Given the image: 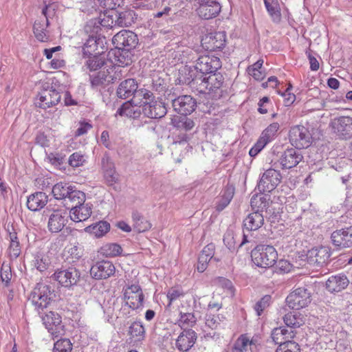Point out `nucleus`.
Masks as SVG:
<instances>
[{"label":"nucleus","instance_id":"nucleus-1","mask_svg":"<svg viewBox=\"0 0 352 352\" xmlns=\"http://www.w3.org/2000/svg\"><path fill=\"white\" fill-rule=\"evenodd\" d=\"M112 42L116 48L122 50V53L118 56L120 63L123 66L130 65L132 59L129 51L137 46L138 36L130 30H123L113 37Z\"/></svg>","mask_w":352,"mask_h":352},{"label":"nucleus","instance_id":"nucleus-2","mask_svg":"<svg viewBox=\"0 0 352 352\" xmlns=\"http://www.w3.org/2000/svg\"><path fill=\"white\" fill-rule=\"evenodd\" d=\"M53 291L51 287L43 283H38L32 291L29 300L34 307V309L41 314L52 301Z\"/></svg>","mask_w":352,"mask_h":352},{"label":"nucleus","instance_id":"nucleus-3","mask_svg":"<svg viewBox=\"0 0 352 352\" xmlns=\"http://www.w3.org/2000/svg\"><path fill=\"white\" fill-rule=\"evenodd\" d=\"M251 256L256 266L268 268L274 266L276 262L278 254L272 245H259L252 251Z\"/></svg>","mask_w":352,"mask_h":352},{"label":"nucleus","instance_id":"nucleus-4","mask_svg":"<svg viewBox=\"0 0 352 352\" xmlns=\"http://www.w3.org/2000/svg\"><path fill=\"white\" fill-rule=\"evenodd\" d=\"M223 76L220 74L214 73L208 77L201 75V82L199 84V92L208 93L213 98H219L222 96L221 86L223 85Z\"/></svg>","mask_w":352,"mask_h":352},{"label":"nucleus","instance_id":"nucleus-5","mask_svg":"<svg viewBox=\"0 0 352 352\" xmlns=\"http://www.w3.org/2000/svg\"><path fill=\"white\" fill-rule=\"evenodd\" d=\"M289 142L296 148H307L311 143V135L307 128L302 125L292 126L289 133Z\"/></svg>","mask_w":352,"mask_h":352},{"label":"nucleus","instance_id":"nucleus-6","mask_svg":"<svg viewBox=\"0 0 352 352\" xmlns=\"http://www.w3.org/2000/svg\"><path fill=\"white\" fill-rule=\"evenodd\" d=\"M118 67L111 66L106 70L100 71L95 76H91V84L94 88L113 83L122 78L121 70Z\"/></svg>","mask_w":352,"mask_h":352},{"label":"nucleus","instance_id":"nucleus-7","mask_svg":"<svg viewBox=\"0 0 352 352\" xmlns=\"http://www.w3.org/2000/svg\"><path fill=\"white\" fill-rule=\"evenodd\" d=\"M44 325L48 331L52 335L53 338H58L63 334V325L60 316L54 311H42L39 314Z\"/></svg>","mask_w":352,"mask_h":352},{"label":"nucleus","instance_id":"nucleus-8","mask_svg":"<svg viewBox=\"0 0 352 352\" xmlns=\"http://www.w3.org/2000/svg\"><path fill=\"white\" fill-rule=\"evenodd\" d=\"M221 67L220 58L210 54L200 56L195 61V69L202 74H214Z\"/></svg>","mask_w":352,"mask_h":352},{"label":"nucleus","instance_id":"nucleus-9","mask_svg":"<svg viewBox=\"0 0 352 352\" xmlns=\"http://www.w3.org/2000/svg\"><path fill=\"white\" fill-rule=\"evenodd\" d=\"M286 302L289 308L298 310L311 302V294L306 288L298 287L287 297Z\"/></svg>","mask_w":352,"mask_h":352},{"label":"nucleus","instance_id":"nucleus-10","mask_svg":"<svg viewBox=\"0 0 352 352\" xmlns=\"http://www.w3.org/2000/svg\"><path fill=\"white\" fill-rule=\"evenodd\" d=\"M126 304L132 309L142 308L144 300L141 287L138 284L128 286L124 292Z\"/></svg>","mask_w":352,"mask_h":352},{"label":"nucleus","instance_id":"nucleus-11","mask_svg":"<svg viewBox=\"0 0 352 352\" xmlns=\"http://www.w3.org/2000/svg\"><path fill=\"white\" fill-rule=\"evenodd\" d=\"M61 96L52 87L44 89L38 94L35 100L36 107L46 109L58 104L60 101Z\"/></svg>","mask_w":352,"mask_h":352},{"label":"nucleus","instance_id":"nucleus-12","mask_svg":"<svg viewBox=\"0 0 352 352\" xmlns=\"http://www.w3.org/2000/svg\"><path fill=\"white\" fill-rule=\"evenodd\" d=\"M281 178L282 177L279 171L274 168H269L261 176L258 183V188L263 192H270L280 184Z\"/></svg>","mask_w":352,"mask_h":352},{"label":"nucleus","instance_id":"nucleus-13","mask_svg":"<svg viewBox=\"0 0 352 352\" xmlns=\"http://www.w3.org/2000/svg\"><path fill=\"white\" fill-rule=\"evenodd\" d=\"M330 256V249L327 246H320L308 250L306 260L310 265L322 267L328 262Z\"/></svg>","mask_w":352,"mask_h":352},{"label":"nucleus","instance_id":"nucleus-14","mask_svg":"<svg viewBox=\"0 0 352 352\" xmlns=\"http://www.w3.org/2000/svg\"><path fill=\"white\" fill-rule=\"evenodd\" d=\"M330 126L340 138L346 139L352 135V118L349 116L335 118L331 121Z\"/></svg>","mask_w":352,"mask_h":352},{"label":"nucleus","instance_id":"nucleus-15","mask_svg":"<svg viewBox=\"0 0 352 352\" xmlns=\"http://www.w3.org/2000/svg\"><path fill=\"white\" fill-rule=\"evenodd\" d=\"M53 276L61 285L69 287L77 284L80 274L75 267H69L65 270H58Z\"/></svg>","mask_w":352,"mask_h":352},{"label":"nucleus","instance_id":"nucleus-16","mask_svg":"<svg viewBox=\"0 0 352 352\" xmlns=\"http://www.w3.org/2000/svg\"><path fill=\"white\" fill-rule=\"evenodd\" d=\"M226 43L224 32H217L206 35L201 40V45L207 51H216L223 49Z\"/></svg>","mask_w":352,"mask_h":352},{"label":"nucleus","instance_id":"nucleus-17","mask_svg":"<svg viewBox=\"0 0 352 352\" xmlns=\"http://www.w3.org/2000/svg\"><path fill=\"white\" fill-rule=\"evenodd\" d=\"M196 104V100L189 95L179 96L172 100L174 110L184 116L192 113L195 109Z\"/></svg>","mask_w":352,"mask_h":352},{"label":"nucleus","instance_id":"nucleus-18","mask_svg":"<svg viewBox=\"0 0 352 352\" xmlns=\"http://www.w3.org/2000/svg\"><path fill=\"white\" fill-rule=\"evenodd\" d=\"M116 271L113 264L108 261L97 262L90 270L91 276L95 279H106L113 275Z\"/></svg>","mask_w":352,"mask_h":352},{"label":"nucleus","instance_id":"nucleus-19","mask_svg":"<svg viewBox=\"0 0 352 352\" xmlns=\"http://www.w3.org/2000/svg\"><path fill=\"white\" fill-rule=\"evenodd\" d=\"M333 244L340 249L352 246V227L334 231L331 236Z\"/></svg>","mask_w":352,"mask_h":352},{"label":"nucleus","instance_id":"nucleus-20","mask_svg":"<svg viewBox=\"0 0 352 352\" xmlns=\"http://www.w3.org/2000/svg\"><path fill=\"white\" fill-rule=\"evenodd\" d=\"M142 112L148 118L157 119L164 117L167 113V109L163 102L153 99L150 102H145Z\"/></svg>","mask_w":352,"mask_h":352},{"label":"nucleus","instance_id":"nucleus-21","mask_svg":"<svg viewBox=\"0 0 352 352\" xmlns=\"http://www.w3.org/2000/svg\"><path fill=\"white\" fill-rule=\"evenodd\" d=\"M303 157L300 151L296 148H288L281 155L279 162L282 168L290 169L296 166L302 160Z\"/></svg>","mask_w":352,"mask_h":352},{"label":"nucleus","instance_id":"nucleus-22","mask_svg":"<svg viewBox=\"0 0 352 352\" xmlns=\"http://www.w3.org/2000/svg\"><path fill=\"white\" fill-rule=\"evenodd\" d=\"M67 221V212L64 210H55L50 215L48 228L51 232L57 233L65 226Z\"/></svg>","mask_w":352,"mask_h":352},{"label":"nucleus","instance_id":"nucleus-23","mask_svg":"<svg viewBox=\"0 0 352 352\" xmlns=\"http://www.w3.org/2000/svg\"><path fill=\"white\" fill-rule=\"evenodd\" d=\"M220 11L221 6L218 1L199 3L197 8L199 16L206 20L216 17Z\"/></svg>","mask_w":352,"mask_h":352},{"label":"nucleus","instance_id":"nucleus-24","mask_svg":"<svg viewBox=\"0 0 352 352\" xmlns=\"http://www.w3.org/2000/svg\"><path fill=\"white\" fill-rule=\"evenodd\" d=\"M197 334L192 329H186L178 336L176 347L181 352H187L195 343Z\"/></svg>","mask_w":352,"mask_h":352},{"label":"nucleus","instance_id":"nucleus-25","mask_svg":"<svg viewBox=\"0 0 352 352\" xmlns=\"http://www.w3.org/2000/svg\"><path fill=\"white\" fill-rule=\"evenodd\" d=\"M349 280L344 274L331 276L326 281V289L331 293H338L349 285Z\"/></svg>","mask_w":352,"mask_h":352},{"label":"nucleus","instance_id":"nucleus-26","mask_svg":"<svg viewBox=\"0 0 352 352\" xmlns=\"http://www.w3.org/2000/svg\"><path fill=\"white\" fill-rule=\"evenodd\" d=\"M92 214V208L89 204H80L69 210V217L72 221L78 223L88 219Z\"/></svg>","mask_w":352,"mask_h":352},{"label":"nucleus","instance_id":"nucleus-27","mask_svg":"<svg viewBox=\"0 0 352 352\" xmlns=\"http://www.w3.org/2000/svg\"><path fill=\"white\" fill-rule=\"evenodd\" d=\"M48 202V196L43 192H36L28 197L27 207L31 211L41 210Z\"/></svg>","mask_w":352,"mask_h":352},{"label":"nucleus","instance_id":"nucleus-28","mask_svg":"<svg viewBox=\"0 0 352 352\" xmlns=\"http://www.w3.org/2000/svg\"><path fill=\"white\" fill-rule=\"evenodd\" d=\"M138 88V83L133 78H129L122 81L117 89V96L123 99L133 96L136 89Z\"/></svg>","mask_w":352,"mask_h":352},{"label":"nucleus","instance_id":"nucleus-29","mask_svg":"<svg viewBox=\"0 0 352 352\" xmlns=\"http://www.w3.org/2000/svg\"><path fill=\"white\" fill-rule=\"evenodd\" d=\"M264 223V216L262 213L254 212L249 214L243 220V226L248 231L256 230Z\"/></svg>","mask_w":352,"mask_h":352},{"label":"nucleus","instance_id":"nucleus-30","mask_svg":"<svg viewBox=\"0 0 352 352\" xmlns=\"http://www.w3.org/2000/svg\"><path fill=\"white\" fill-rule=\"evenodd\" d=\"M85 194L82 191L76 190L74 187L70 192L67 198L65 199L64 206L70 210L71 209L74 208V207L76 208L78 206H80V204H84V202H85Z\"/></svg>","mask_w":352,"mask_h":352},{"label":"nucleus","instance_id":"nucleus-31","mask_svg":"<svg viewBox=\"0 0 352 352\" xmlns=\"http://www.w3.org/2000/svg\"><path fill=\"white\" fill-rule=\"evenodd\" d=\"M140 105H135L132 102V99L124 102L117 111V114L123 116H125L131 118H138L141 115Z\"/></svg>","mask_w":352,"mask_h":352},{"label":"nucleus","instance_id":"nucleus-32","mask_svg":"<svg viewBox=\"0 0 352 352\" xmlns=\"http://www.w3.org/2000/svg\"><path fill=\"white\" fill-rule=\"evenodd\" d=\"M133 228L138 232H144L151 229L152 225L143 214L134 210L131 214Z\"/></svg>","mask_w":352,"mask_h":352},{"label":"nucleus","instance_id":"nucleus-33","mask_svg":"<svg viewBox=\"0 0 352 352\" xmlns=\"http://www.w3.org/2000/svg\"><path fill=\"white\" fill-rule=\"evenodd\" d=\"M269 199L266 196L254 195L252 197L250 200V206L254 212L262 213L263 211L270 212L271 210L269 209Z\"/></svg>","mask_w":352,"mask_h":352},{"label":"nucleus","instance_id":"nucleus-34","mask_svg":"<svg viewBox=\"0 0 352 352\" xmlns=\"http://www.w3.org/2000/svg\"><path fill=\"white\" fill-rule=\"evenodd\" d=\"M178 80L180 83L189 85L192 87L197 86L201 82V76L200 77H194L193 72L189 68L184 67L183 69L179 70Z\"/></svg>","mask_w":352,"mask_h":352},{"label":"nucleus","instance_id":"nucleus-35","mask_svg":"<svg viewBox=\"0 0 352 352\" xmlns=\"http://www.w3.org/2000/svg\"><path fill=\"white\" fill-rule=\"evenodd\" d=\"M130 339L135 343L141 342L145 338V329L141 322H133L129 329Z\"/></svg>","mask_w":352,"mask_h":352},{"label":"nucleus","instance_id":"nucleus-36","mask_svg":"<svg viewBox=\"0 0 352 352\" xmlns=\"http://www.w3.org/2000/svg\"><path fill=\"white\" fill-rule=\"evenodd\" d=\"M110 230V224L107 221H100L85 228L86 232L93 234L97 238L103 236Z\"/></svg>","mask_w":352,"mask_h":352},{"label":"nucleus","instance_id":"nucleus-37","mask_svg":"<svg viewBox=\"0 0 352 352\" xmlns=\"http://www.w3.org/2000/svg\"><path fill=\"white\" fill-rule=\"evenodd\" d=\"M74 188L67 183L59 182L53 186L52 192L56 199L65 201Z\"/></svg>","mask_w":352,"mask_h":352},{"label":"nucleus","instance_id":"nucleus-38","mask_svg":"<svg viewBox=\"0 0 352 352\" xmlns=\"http://www.w3.org/2000/svg\"><path fill=\"white\" fill-rule=\"evenodd\" d=\"M153 98V94L151 91L146 89H136L133 97L131 99L134 104L144 107L145 102H150Z\"/></svg>","mask_w":352,"mask_h":352},{"label":"nucleus","instance_id":"nucleus-39","mask_svg":"<svg viewBox=\"0 0 352 352\" xmlns=\"http://www.w3.org/2000/svg\"><path fill=\"white\" fill-rule=\"evenodd\" d=\"M85 58H86L85 67L89 69V71H96L105 64L104 58L100 55L99 52L96 53L94 55L87 56Z\"/></svg>","mask_w":352,"mask_h":352},{"label":"nucleus","instance_id":"nucleus-40","mask_svg":"<svg viewBox=\"0 0 352 352\" xmlns=\"http://www.w3.org/2000/svg\"><path fill=\"white\" fill-rule=\"evenodd\" d=\"M101 164L104 171L105 177L108 178L109 182H116L114 164L108 153H106L103 155L101 160Z\"/></svg>","mask_w":352,"mask_h":352},{"label":"nucleus","instance_id":"nucleus-41","mask_svg":"<svg viewBox=\"0 0 352 352\" xmlns=\"http://www.w3.org/2000/svg\"><path fill=\"white\" fill-rule=\"evenodd\" d=\"M266 10L272 21L279 22L281 18L280 9L278 0H263Z\"/></svg>","mask_w":352,"mask_h":352},{"label":"nucleus","instance_id":"nucleus-42","mask_svg":"<svg viewBox=\"0 0 352 352\" xmlns=\"http://www.w3.org/2000/svg\"><path fill=\"white\" fill-rule=\"evenodd\" d=\"M272 338L275 344H280L285 341H287V338H292L294 337L293 331H289L283 327L275 328L272 332Z\"/></svg>","mask_w":352,"mask_h":352},{"label":"nucleus","instance_id":"nucleus-43","mask_svg":"<svg viewBox=\"0 0 352 352\" xmlns=\"http://www.w3.org/2000/svg\"><path fill=\"white\" fill-rule=\"evenodd\" d=\"M197 319L192 313H180L179 318L177 324L183 331L186 329H192L191 328L196 324Z\"/></svg>","mask_w":352,"mask_h":352},{"label":"nucleus","instance_id":"nucleus-44","mask_svg":"<svg viewBox=\"0 0 352 352\" xmlns=\"http://www.w3.org/2000/svg\"><path fill=\"white\" fill-rule=\"evenodd\" d=\"M171 124L177 129L190 131L195 125V122L188 117H177L171 120Z\"/></svg>","mask_w":352,"mask_h":352},{"label":"nucleus","instance_id":"nucleus-45","mask_svg":"<svg viewBox=\"0 0 352 352\" xmlns=\"http://www.w3.org/2000/svg\"><path fill=\"white\" fill-rule=\"evenodd\" d=\"M48 25L49 24H47V23L43 19L35 21L33 27L34 33L38 41L41 42H45L47 41L48 37L45 32L46 28Z\"/></svg>","mask_w":352,"mask_h":352},{"label":"nucleus","instance_id":"nucleus-46","mask_svg":"<svg viewBox=\"0 0 352 352\" xmlns=\"http://www.w3.org/2000/svg\"><path fill=\"white\" fill-rule=\"evenodd\" d=\"M280 125L278 122H273L262 132L259 138L267 144L276 137Z\"/></svg>","mask_w":352,"mask_h":352},{"label":"nucleus","instance_id":"nucleus-47","mask_svg":"<svg viewBox=\"0 0 352 352\" xmlns=\"http://www.w3.org/2000/svg\"><path fill=\"white\" fill-rule=\"evenodd\" d=\"M214 249L213 243L207 245L201 251L198 258L201 260V262L204 263H208L212 258H214L217 262L219 261L220 258L214 257Z\"/></svg>","mask_w":352,"mask_h":352},{"label":"nucleus","instance_id":"nucleus-48","mask_svg":"<svg viewBox=\"0 0 352 352\" xmlns=\"http://www.w3.org/2000/svg\"><path fill=\"white\" fill-rule=\"evenodd\" d=\"M33 262L34 265L40 272L45 271L50 264L48 256L41 253H36L34 255Z\"/></svg>","mask_w":352,"mask_h":352},{"label":"nucleus","instance_id":"nucleus-49","mask_svg":"<svg viewBox=\"0 0 352 352\" xmlns=\"http://www.w3.org/2000/svg\"><path fill=\"white\" fill-rule=\"evenodd\" d=\"M284 322L287 327L292 328L299 327L302 324V320L296 312H289L285 315Z\"/></svg>","mask_w":352,"mask_h":352},{"label":"nucleus","instance_id":"nucleus-50","mask_svg":"<svg viewBox=\"0 0 352 352\" xmlns=\"http://www.w3.org/2000/svg\"><path fill=\"white\" fill-rule=\"evenodd\" d=\"M72 350V344L68 338H61L54 344V352H71Z\"/></svg>","mask_w":352,"mask_h":352},{"label":"nucleus","instance_id":"nucleus-51","mask_svg":"<svg viewBox=\"0 0 352 352\" xmlns=\"http://www.w3.org/2000/svg\"><path fill=\"white\" fill-rule=\"evenodd\" d=\"M165 0H138L134 3L135 8H142L146 10H153Z\"/></svg>","mask_w":352,"mask_h":352},{"label":"nucleus","instance_id":"nucleus-52","mask_svg":"<svg viewBox=\"0 0 352 352\" xmlns=\"http://www.w3.org/2000/svg\"><path fill=\"white\" fill-rule=\"evenodd\" d=\"M276 352H300L299 345L294 341H285L281 343Z\"/></svg>","mask_w":352,"mask_h":352},{"label":"nucleus","instance_id":"nucleus-53","mask_svg":"<svg viewBox=\"0 0 352 352\" xmlns=\"http://www.w3.org/2000/svg\"><path fill=\"white\" fill-rule=\"evenodd\" d=\"M98 48L97 43L94 37H89L86 43L84 44L82 48L83 56L94 55L93 53L96 52Z\"/></svg>","mask_w":352,"mask_h":352},{"label":"nucleus","instance_id":"nucleus-54","mask_svg":"<svg viewBox=\"0 0 352 352\" xmlns=\"http://www.w3.org/2000/svg\"><path fill=\"white\" fill-rule=\"evenodd\" d=\"M184 296V292L181 288L179 287H171L168 289L167 292V298L168 299V306H170V305L177 299L183 297Z\"/></svg>","mask_w":352,"mask_h":352},{"label":"nucleus","instance_id":"nucleus-55","mask_svg":"<svg viewBox=\"0 0 352 352\" xmlns=\"http://www.w3.org/2000/svg\"><path fill=\"white\" fill-rule=\"evenodd\" d=\"M223 243L230 250H234L236 248V238L233 230H228L223 235Z\"/></svg>","mask_w":352,"mask_h":352},{"label":"nucleus","instance_id":"nucleus-56","mask_svg":"<svg viewBox=\"0 0 352 352\" xmlns=\"http://www.w3.org/2000/svg\"><path fill=\"white\" fill-rule=\"evenodd\" d=\"M102 250L107 256H116L121 254L122 248L116 243L107 244L103 247Z\"/></svg>","mask_w":352,"mask_h":352},{"label":"nucleus","instance_id":"nucleus-57","mask_svg":"<svg viewBox=\"0 0 352 352\" xmlns=\"http://www.w3.org/2000/svg\"><path fill=\"white\" fill-rule=\"evenodd\" d=\"M271 296L265 295L259 301H258L254 306V309L257 316H261L262 312L270 305Z\"/></svg>","mask_w":352,"mask_h":352},{"label":"nucleus","instance_id":"nucleus-58","mask_svg":"<svg viewBox=\"0 0 352 352\" xmlns=\"http://www.w3.org/2000/svg\"><path fill=\"white\" fill-rule=\"evenodd\" d=\"M221 321L219 315L207 314L206 316V326L211 329H215L220 324Z\"/></svg>","mask_w":352,"mask_h":352},{"label":"nucleus","instance_id":"nucleus-59","mask_svg":"<svg viewBox=\"0 0 352 352\" xmlns=\"http://www.w3.org/2000/svg\"><path fill=\"white\" fill-rule=\"evenodd\" d=\"M85 162V157L79 152L74 153L69 158V164L72 167H79Z\"/></svg>","mask_w":352,"mask_h":352},{"label":"nucleus","instance_id":"nucleus-60","mask_svg":"<svg viewBox=\"0 0 352 352\" xmlns=\"http://www.w3.org/2000/svg\"><path fill=\"white\" fill-rule=\"evenodd\" d=\"M237 339H242L245 342V344L243 348H241L242 352H248V349L251 351L256 349V344L255 340L253 339H250V338L245 335H241Z\"/></svg>","mask_w":352,"mask_h":352},{"label":"nucleus","instance_id":"nucleus-61","mask_svg":"<svg viewBox=\"0 0 352 352\" xmlns=\"http://www.w3.org/2000/svg\"><path fill=\"white\" fill-rule=\"evenodd\" d=\"M56 9V6L54 3H50L43 8L41 13L44 16L43 19L47 24H49V18H52L54 16Z\"/></svg>","mask_w":352,"mask_h":352},{"label":"nucleus","instance_id":"nucleus-62","mask_svg":"<svg viewBox=\"0 0 352 352\" xmlns=\"http://www.w3.org/2000/svg\"><path fill=\"white\" fill-rule=\"evenodd\" d=\"M1 279L3 283H5L6 286H8L12 278V272L10 267L6 265L4 263L2 265L1 268Z\"/></svg>","mask_w":352,"mask_h":352},{"label":"nucleus","instance_id":"nucleus-63","mask_svg":"<svg viewBox=\"0 0 352 352\" xmlns=\"http://www.w3.org/2000/svg\"><path fill=\"white\" fill-rule=\"evenodd\" d=\"M292 267V264L286 260H280L278 261L275 270L279 274H285L291 271Z\"/></svg>","mask_w":352,"mask_h":352},{"label":"nucleus","instance_id":"nucleus-64","mask_svg":"<svg viewBox=\"0 0 352 352\" xmlns=\"http://www.w3.org/2000/svg\"><path fill=\"white\" fill-rule=\"evenodd\" d=\"M8 253L12 259H15L20 255L21 247L19 241L10 243Z\"/></svg>","mask_w":352,"mask_h":352}]
</instances>
